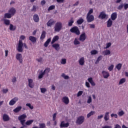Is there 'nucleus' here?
<instances>
[{
  "instance_id": "1",
  "label": "nucleus",
  "mask_w": 128,
  "mask_h": 128,
  "mask_svg": "<svg viewBox=\"0 0 128 128\" xmlns=\"http://www.w3.org/2000/svg\"><path fill=\"white\" fill-rule=\"evenodd\" d=\"M24 46L25 48L28 49V46L26 45V44L23 43L22 40H19L18 42V46L16 48V50L18 52H24Z\"/></svg>"
},
{
  "instance_id": "2",
  "label": "nucleus",
  "mask_w": 128,
  "mask_h": 128,
  "mask_svg": "<svg viewBox=\"0 0 128 128\" xmlns=\"http://www.w3.org/2000/svg\"><path fill=\"white\" fill-rule=\"evenodd\" d=\"M62 28V22H57L54 26V32H60Z\"/></svg>"
},
{
  "instance_id": "3",
  "label": "nucleus",
  "mask_w": 128,
  "mask_h": 128,
  "mask_svg": "<svg viewBox=\"0 0 128 128\" xmlns=\"http://www.w3.org/2000/svg\"><path fill=\"white\" fill-rule=\"evenodd\" d=\"M70 32L72 34H75L76 36H80V29H78V27L76 26H74L70 29Z\"/></svg>"
},
{
  "instance_id": "4",
  "label": "nucleus",
  "mask_w": 128,
  "mask_h": 128,
  "mask_svg": "<svg viewBox=\"0 0 128 128\" xmlns=\"http://www.w3.org/2000/svg\"><path fill=\"white\" fill-rule=\"evenodd\" d=\"M25 118H26V114H22L18 117V120H20L22 126H24V124L26 122Z\"/></svg>"
},
{
  "instance_id": "5",
  "label": "nucleus",
  "mask_w": 128,
  "mask_h": 128,
  "mask_svg": "<svg viewBox=\"0 0 128 128\" xmlns=\"http://www.w3.org/2000/svg\"><path fill=\"white\" fill-rule=\"evenodd\" d=\"M84 122V116H80L76 120V124L79 125L82 124Z\"/></svg>"
},
{
  "instance_id": "6",
  "label": "nucleus",
  "mask_w": 128,
  "mask_h": 128,
  "mask_svg": "<svg viewBox=\"0 0 128 128\" xmlns=\"http://www.w3.org/2000/svg\"><path fill=\"white\" fill-rule=\"evenodd\" d=\"M16 59L17 60L19 61V62L20 64H22V62H24L23 58H22V54L18 53L16 54Z\"/></svg>"
},
{
  "instance_id": "7",
  "label": "nucleus",
  "mask_w": 128,
  "mask_h": 128,
  "mask_svg": "<svg viewBox=\"0 0 128 128\" xmlns=\"http://www.w3.org/2000/svg\"><path fill=\"white\" fill-rule=\"evenodd\" d=\"M86 18L88 22H92L94 20V15H87Z\"/></svg>"
},
{
  "instance_id": "8",
  "label": "nucleus",
  "mask_w": 128,
  "mask_h": 128,
  "mask_svg": "<svg viewBox=\"0 0 128 128\" xmlns=\"http://www.w3.org/2000/svg\"><path fill=\"white\" fill-rule=\"evenodd\" d=\"M18 100V98L15 97L14 98H12L9 102L10 106H14Z\"/></svg>"
},
{
  "instance_id": "9",
  "label": "nucleus",
  "mask_w": 128,
  "mask_h": 128,
  "mask_svg": "<svg viewBox=\"0 0 128 128\" xmlns=\"http://www.w3.org/2000/svg\"><path fill=\"white\" fill-rule=\"evenodd\" d=\"M62 102L65 104H70V99H68V96H64L62 98Z\"/></svg>"
},
{
  "instance_id": "10",
  "label": "nucleus",
  "mask_w": 128,
  "mask_h": 128,
  "mask_svg": "<svg viewBox=\"0 0 128 128\" xmlns=\"http://www.w3.org/2000/svg\"><path fill=\"white\" fill-rule=\"evenodd\" d=\"M86 38V33L84 32L80 35L79 40L80 42H84Z\"/></svg>"
},
{
  "instance_id": "11",
  "label": "nucleus",
  "mask_w": 128,
  "mask_h": 128,
  "mask_svg": "<svg viewBox=\"0 0 128 128\" xmlns=\"http://www.w3.org/2000/svg\"><path fill=\"white\" fill-rule=\"evenodd\" d=\"M102 74L104 78H108V76H110V73L106 71H102Z\"/></svg>"
},
{
  "instance_id": "12",
  "label": "nucleus",
  "mask_w": 128,
  "mask_h": 128,
  "mask_svg": "<svg viewBox=\"0 0 128 128\" xmlns=\"http://www.w3.org/2000/svg\"><path fill=\"white\" fill-rule=\"evenodd\" d=\"M70 126V123H64V121H62L60 124V128H68Z\"/></svg>"
},
{
  "instance_id": "13",
  "label": "nucleus",
  "mask_w": 128,
  "mask_h": 128,
  "mask_svg": "<svg viewBox=\"0 0 128 128\" xmlns=\"http://www.w3.org/2000/svg\"><path fill=\"white\" fill-rule=\"evenodd\" d=\"M56 24V21L52 19H50L48 22L46 23V24L48 26H50L51 27L52 24Z\"/></svg>"
},
{
  "instance_id": "14",
  "label": "nucleus",
  "mask_w": 128,
  "mask_h": 128,
  "mask_svg": "<svg viewBox=\"0 0 128 128\" xmlns=\"http://www.w3.org/2000/svg\"><path fill=\"white\" fill-rule=\"evenodd\" d=\"M16 8H12L8 10L9 14H10L12 16H14V14H16Z\"/></svg>"
},
{
  "instance_id": "15",
  "label": "nucleus",
  "mask_w": 128,
  "mask_h": 128,
  "mask_svg": "<svg viewBox=\"0 0 128 128\" xmlns=\"http://www.w3.org/2000/svg\"><path fill=\"white\" fill-rule=\"evenodd\" d=\"M33 20L34 22H40V17L38 14H34L33 16Z\"/></svg>"
},
{
  "instance_id": "16",
  "label": "nucleus",
  "mask_w": 128,
  "mask_h": 128,
  "mask_svg": "<svg viewBox=\"0 0 128 128\" xmlns=\"http://www.w3.org/2000/svg\"><path fill=\"white\" fill-rule=\"evenodd\" d=\"M29 40H30L32 44H36V38L34 36H30L28 37Z\"/></svg>"
},
{
  "instance_id": "17",
  "label": "nucleus",
  "mask_w": 128,
  "mask_h": 128,
  "mask_svg": "<svg viewBox=\"0 0 128 128\" xmlns=\"http://www.w3.org/2000/svg\"><path fill=\"white\" fill-rule=\"evenodd\" d=\"M4 122H8L10 120V116L7 114H4L2 116Z\"/></svg>"
},
{
  "instance_id": "18",
  "label": "nucleus",
  "mask_w": 128,
  "mask_h": 128,
  "mask_svg": "<svg viewBox=\"0 0 128 128\" xmlns=\"http://www.w3.org/2000/svg\"><path fill=\"white\" fill-rule=\"evenodd\" d=\"M116 18H118V14H116V12H113L111 14V20H116Z\"/></svg>"
},
{
  "instance_id": "19",
  "label": "nucleus",
  "mask_w": 128,
  "mask_h": 128,
  "mask_svg": "<svg viewBox=\"0 0 128 128\" xmlns=\"http://www.w3.org/2000/svg\"><path fill=\"white\" fill-rule=\"evenodd\" d=\"M105 122H108L110 120V112H106L104 116Z\"/></svg>"
},
{
  "instance_id": "20",
  "label": "nucleus",
  "mask_w": 128,
  "mask_h": 128,
  "mask_svg": "<svg viewBox=\"0 0 128 128\" xmlns=\"http://www.w3.org/2000/svg\"><path fill=\"white\" fill-rule=\"evenodd\" d=\"M112 26V20L109 18L107 21V28H110Z\"/></svg>"
},
{
  "instance_id": "21",
  "label": "nucleus",
  "mask_w": 128,
  "mask_h": 128,
  "mask_svg": "<svg viewBox=\"0 0 128 128\" xmlns=\"http://www.w3.org/2000/svg\"><path fill=\"white\" fill-rule=\"evenodd\" d=\"M46 31H42V32L41 36L40 37V40H44V38H46Z\"/></svg>"
},
{
  "instance_id": "22",
  "label": "nucleus",
  "mask_w": 128,
  "mask_h": 128,
  "mask_svg": "<svg viewBox=\"0 0 128 128\" xmlns=\"http://www.w3.org/2000/svg\"><path fill=\"white\" fill-rule=\"evenodd\" d=\"M88 82L90 84L91 86H96V83L94 82V80H92V78H90L88 79Z\"/></svg>"
},
{
  "instance_id": "23",
  "label": "nucleus",
  "mask_w": 128,
  "mask_h": 128,
  "mask_svg": "<svg viewBox=\"0 0 128 128\" xmlns=\"http://www.w3.org/2000/svg\"><path fill=\"white\" fill-rule=\"evenodd\" d=\"M52 48H54L56 50H60V44H54L52 45Z\"/></svg>"
},
{
  "instance_id": "24",
  "label": "nucleus",
  "mask_w": 128,
  "mask_h": 128,
  "mask_svg": "<svg viewBox=\"0 0 128 128\" xmlns=\"http://www.w3.org/2000/svg\"><path fill=\"white\" fill-rule=\"evenodd\" d=\"M22 108L21 106H18L15 109H14L13 110V112L16 114L18 112H20Z\"/></svg>"
},
{
  "instance_id": "25",
  "label": "nucleus",
  "mask_w": 128,
  "mask_h": 128,
  "mask_svg": "<svg viewBox=\"0 0 128 128\" xmlns=\"http://www.w3.org/2000/svg\"><path fill=\"white\" fill-rule=\"evenodd\" d=\"M99 17L102 18V20H104V18H106V14H104V12H102L100 13Z\"/></svg>"
},
{
  "instance_id": "26",
  "label": "nucleus",
  "mask_w": 128,
  "mask_h": 128,
  "mask_svg": "<svg viewBox=\"0 0 128 128\" xmlns=\"http://www.w3.org/2000/svg\"><path fill=\"white\" fill-rule=\"evenodd\" d=\"M28 86L30 88H34V84H32V79H28Z\"/></svg>"
},
{
  "instance_id": "27",
  "label": "nucleus",
  "mask_w": 128,
  "mask_h": 128,
  "mask_svg": "<svg viewBox=\"0 0 128 128\" xmlns=\"http://www.w3.org/2000/svg\"><path fill=\"white\" fill-rule=\"evenodd\" d=\"M79 64L80 66H84V58L82 57L80 59Z\"/></svg>"
},
{
  "instance_id": "28",
  "label": "nucleus",
  "mask_w": 128,
  "mask_h": 128,
  "mask_svg": "<svg viewBox=\"0 0 128 128\" xmlns=\"http://www.w3.org/2000/svg\"><path fill=\"white\" fill-rule=\"evenodd\" d=\"M59 37L58 36H54L52 40L51 44H54L56 40H58Z\"/></svg>"
},
{
  "instance_id": "29",
  "label": "nucleus",
  "mask_w": 128,
  "mask_h": 128,
  "mask_svg": "<svg viewBox=\"0 0 128 128\" xmlns=\"http://www.w3.org/2000/svg\"><path fill=\"white\" fill-rule=\"evenodd\" d=\"M52 40L50 38H48L44 44V46L45 48H48V44H50V42Z\"/></svg>"
},
{
  "instance_id": "30",
  "label": "nucleus",
  "mask_w": 128,
  "mask_h": 128,
  "mask_svg": "<svg viewBox=\"0 0 128 128\" xmlns=\"http://www.w3.org/2000/svg\"><path fill=\"white\" fill-rule=\"evenodd\" d=\"M10 30H12V31H14L15 30H16V26H14L12 24H10Z\"/></svg>"
},
{
  "instance_id": "31",
  "label": "nucleus",
  "mask_w": 128,
  "mask_h": 128,
  "mask_svg": "<svg viewBox=\"0 0 128 128\" xmlns=\"http://www.w3.org/2000/svg\"><path fill=\"white\" fill-rule=\"evenodd\" d=\"M32 122H34V120H28L25 122V124L26 126H30V124H32Z\"/></svg>"
},
{
  "instance_id": "32",
  "label": "nucleus",
  "mask_w": 128,
  "mask_h": 128,
  "mask_svg": "<svg viewBox=\"0 0 128 128\" xmlns=\"http://www.w3.org/2000/svg\"><path fill=\"white\" fill-rule=\"evenodd\" d=\"M4 24H6V26H10V20L8 19H4Z\"/></svg>"
},
{
  "instance_id": "33",
  "label": "nucleus",
  "mask_w": 128,
  "mask_h": 128,
  "mask_svg": "<svg viewBox=\"0 0 128 128\" xmlns=\"http://www.w3.org/2000/svg\"><path fill=\"white\" fill-rule=\"evenodd\" d=\"M12 16L10 13H6L4 15V18H10Z\"/></svg>"
},
{
  "instance_id": "34",
  "label": "nucleus",
  "mask_w": 128,
  "mask_h": 128,
  "mask_svg": "<svg viewBox=\"0 0 128 128\" xmlns=\"http://www.w3.org/2000/svg\"><path fill=\"white\" fill-rule=\"evenodd\" d=\"M122 66V64L119 63L116 66V68H117L118 70H120Z\"/></svg>"
},
{
  "instance_id": "35",
  "label": "nucleus",
  "mask_w": 128,
  "mask_h": 128,
  "mask_svg": "<svg viewBox=\"0 0 128 128\" xmlns=\"http://www.w3.org/2000/svg\"><path fill=\"white\" fill-rule=\"evenodd\" d=\"M84 22V20L82 19V18H80L79 20H78L76 21V22L78 24L80 25V24H82Z\"/></svg>"
},
{
  "instance_id": "36",
  "label": "nucleus",
  "mask_w": 128,
  "mask_h": 128,
  "mask_svg": "<svg viewBox=\"0 0 128 128\" xmlns=\"http://www.w3.org/2000/svg\"><path fill=\"white\" fill-rule=\"evenodd\" d=\"M104 56H109L110 54V51L108 50H104Z\"/></svg>"
},
{
  "instance_id": "37",
  "label": "nucleus",
  "mask_w": 128,
  "mask_h": 128,
  "mask_svg": "<svg viewBox=\"0 0 128 128\" xmlns=\"http://www.w3.org/2000/svg\"><path fill=\"white\" fill-rule=\"evenodd\" d=\"M74 22V19L72 18L70 20L68 21V26H72V24Z\"/></svg>"
},
{
  "instance_id": "38",
  "label": "nucleus",
  "mask_w": 128,
  "mask_h": 128,
  "mask_svg": "<svg viewBox=\"0 0 128 128\" xmlns=\"http://www.w3.org/2000/svg\"><path fill=\"white\" fill-rule=\"evenodd\" d=\"M54 8H56V6L52 5L48 7V10L50 12V10H54Z\"/></svg>"
},
{
  "instance_id": "39",
  "label": "nucleus",
  "mask_w": 128,
  "mask_h": 128,
  "mask_svg": "<svg viewBox=\"0 0 128 128\" xmlns=\"http://www.w3.org/2000/svg\"><path fill=\"white\" fill-rule=\"evenodd\" d=\"M95 112L94 111H91L90 113H88L87 114V118H88L90 116H94V114Z\"/></svg>"
},
{
  "instance_id": "40",
  "label": "nucleus",
  "mask_w": 128,
  "mask_h": 128,
  "mask_svg": "<svg viewBox=\"0 0 128 128\" xmlns=\"http://www.w3.org/2000/svg\"><path fill=\"white\" fill-rule=\"evenodd\" d=\"M102 56H100L97 60L96 62V64H98L100 62V61L102 60Z\"/></svg>"
},
{
  "instance_id": "41",
  "label": "nucleus",
  "mask_w": 128,
  "mask_h": 128,
  "mask_svg": "<svg viewBox=\"0 0 128 128\" xmlns=\"http://www.w3.org/2000/svg\"><path fill=\"white\" fill-rule=\"evenodd\" d=\"M62 76L64 78V80H68V78H70V77L68 76H66L64 74H62Z\"/></svg>"
},
{
  "instance_id": "42",
  "label": "nucleus",
  "mask_w": 128,
  "mask_h": 128,
  "mask_svg": "<svg viewBox=\"0 0 128 128\" xmlns=\"http://www.w3.org/2000/svg\"><path fill=\"white\" fill-rule=\"evenodd\" d=\"M26 106H28L30 110H34V106H32V104L30 103L26 104Z\"/></svg>"
},
{
  "instance_id": "43",
  "label": "nucleus",
  "mask_w": 128,
  "mask_h": 128,
  "mask_svg": "<svg viewBox=\"0 0 128 128\" xmlns=\"http://www.w3.org/2000/svg\"><path fill=\"white\" fill-rule=\"evenodd\" d=\"M50 70V68H46L44 70L43 72L44 73L46 74H48Z\"/></svg>"
},
{
  "instance_id": "44",
  "label": "nucleus",
  "mask_w": 128,
  "mask_h": 128,
  "mask_svg": "<svg viewBox=\"0 0 128 128\" xmlns=\"http://www.w3.org/2000/svg\"><path fill=\"white\" fill-rule=\"evenodd\" d=\"M124 82H126V78H122L119 82V84H122Z\"/></svg>"
},
{
  "instance_id": "45",
  "label": "nucleus",
  "mask_w": 128,
  "mask_h": 128,
  "mask_svg": "<svg viewBox=\"0 0 128 128\" xmlns=\"http://www.w3.org/2000/svg\"><path fill=\"white\" fill-rule=\"evenodd\" d=\"M124 110H121L120 112H119L118 113V116H124Z\"/></svg>"
},
{
  "instance_id": "46",
  "label": "nucleus",
  "mask_w": 128,
  "mask_h": 128,
  "mask_svg": "<svg viewBox=\"0 0 128 128\" xmlns=\"http://www.w3.org/2000/svg\"><path fill=\"white\" fill-rule=\"evenodd\" d=\"M91 54H98V52L96 50H92L90 52Z\"/></svg>"
},
{
  "instance_id": "47",
  "label": "nucleus",
  "mask_w": 128,
  "mask_h": 128,
  "mask_svg": "<svg viewBox=\"0 0 128 128\" xmlns=\"http://www.w3.org/2000/svg\"><path fill=\"white\" fill-rule=\"evenodd\" d=\"M44 72H42L40 74L39 76H38V78L40 79V78H42L44 77Z\"/></svg>"
},
{
  "instance_id": "48",
  "label": "nucleus",
  "mask_w": 128,
  "mask_h": 128,
  "mask_svg": "<svg viewBox=\"0 0 128 128\" xmlns=\"http://www.w3.org/2000/svg\"><path fill=\"white\" fill-rule=\"evenodd\" d=\"M114 64H111L108 68V70H110V72H112V70H114Z\"/></svg>"
},
{
  "instance_id": "49",
  "label": "nucleus",
  "mask_w": 128,
  "mask_h": 128,
  "mask_svg": "<svg viewBox=\"0 0 128 128\" xmlns=\"http://www.w3.org/2000/svg\"><path fill=\"white\" fill-rule=\"evenodd\" d=\"M61 64H66V59L63 58L61 60Z\"/></svg>"
},
{
  "instance_id": "50",
  "label": "nucleus",
  "mask_w": 128,
  "mask_h": 128,
  "mask_svg": "<svg viewBox=\"0 0 128 128\" xmlns=\"http://www.w3.org/2000/svg\"><path fill=\"white\" fill-rule=\"evenodd\" d=\"M39 126V128H46V124H44V123L40 124Z\"/></svg>"
},
{
  "instance_id": "51",
  "label": "nucleus",
  "mask_w": 128,
  "mask_h": 128,
  "mask_svg": "<svg viewBox=\"0 0 128 128\" xmlns=\"http://www.w3.org/2000/svg\"><path fill=\"white\" fill-rule=\"evenodd\" d=\"M122 8H124V4H120L118 8V10H121L122 9Z\"/></svg>"
},
{
  "instance_id": "52",
  "label": "nucleus",
  "mask_w": 128,
  "mask_h": 128,
  "mask_svg": "<svg viewBox=\"0 0 128 128\" xmlns=\"http://www.w3.org/2000/svg\"><path fill=\"white\" fill-rule=\"evenodd\" d=\"M92 96H89L88 97V100H87V104H90V102H92Z\"/></svg>"
},
{
  "instance_id": "53",
  "label": "nucleus",
  "mask_w": 128,
  "mask_h": 128,
  "mask_svg": "<svg viewBox=\"0 0 128 128\" xmlns=\"http://www.w3.org/2000/svg\"><path fill=\"white\" fill-rule=\"evenodd\" d=\"M20 40H26V36L24 35H21L20 38Z\"/></svg>"
},
{
  "instance_id": "54",
  "label": "nucleus",
  "mask_w": 128,
  "mask_h": 128,
  "mask_svg": "<svg viewBox=\"0 0 128 128\" xmlns=\"http://www.w3.org/2000/svg\"><path fill=\"white\" fill-rule=\"evenodd\" d=\"M80 41L78 40L76 38L74 40V44H80Z\"/></svg>"
},
{
  "instance_id": "55",
  "label": "nucleus",
  "mask_w": 128,
  "mask_h": 128,
  "mask_svg": "<svg viewBox=\"0 0 128 128\" xmlns=\"http://www.w3.org/2000/svg\"><path fill=\"white\" fill-rule=\"evenodd\" d=\"M92 12H94V10L92 9H90L88 12L87 16H91L90 14H92Z\"/></svg>"
},
{
  "instance_id": "56",
  "label": "nucleus",
  "mask_w": 128,
  "mask_h": 128,
  "mask_svg": "<svg viewBox=\"0 0 128 128\" xmlns=\"http://www.w3.org/2000/svg\"><path fill=\"white\" fill-rule=\"evenodd\" d=\"M40 90L42 94H44L46 92V88H41Z\"/></svg>"
},
{
  "instance_id": "57",
  "label": "nucleus",
  "mask_w": 128,
  "mask_h": 128,
  "mask_svg": "<svg viewBox=\"0 0 128 128\" xmlns=\"http://www.w3.org/2000/svg\"><path fill=\"white\" fill-rule=\"evenodd\" d=\"M84 93V92L82 91H79L78 92V93L77 94V96H82V94Z\"/></svg>"
},
{
  "instance_id": "58",
  "label": "nucleus",
  "mask_w": 128,
  "mask_h": 128,
  "mask_svg": "<svg viewBox=\"0 0 128 128\" xmlns=\"http://www.w3.org/2000/svg\"><path fill=\"white\" fill-rule=\"evenodd\" d=\"M36 6H34L32 9H31V12H36Z\"/></svg>"
},
{
  "instance_id": "59",
  "label": "nucleus",
  "mask_w": 128,
  "mask_h": 128,
  "mask_svg": "<svg viewBox=\"0 0 128 128\" xmlns=\"http://www.w3.org/2000/svg\"><path fill=\"white\" fill-rule=\"evenodd\" d=\"M110 46H112V43L108 42L106 44V47L104 48H110Z\"/></svg>"
},
{
  "instance_id": "60",
  "label": "nucleus",
  "mask_w": 128,
  "mask_h": 128,
  "mask_svg": "<svg viewBox=\"0 0 128 128\" xmlns=\"http://www.w3.org/2000/svg\"><path fill=\"white\" fill-rule=\"evenodd\" d=\"M124 9L125 10H128V4H124Z\"/></svg>"
},
{
  "instance_id": "61",
  "label": "nucleus",
  "mask_w": 128,
  "mask_h": 128,
  "mask_svg": "<svg viewBox=\"0 0 128 128\" xmlns=\"http://www.w3.org/2000/svg\"><path fill=\"white\" fill-rule=\"evenodd\" d=\"M110 116L111 118H114V116L115 118H118V114H111Z\"/></svg>"
},
{
  "instance_id": "62",
  "label": "nucleus",
  "mask_w": 128,
  "mask_h": 128,
  "mask_svg": "<svg viewBox=\"0 0 128 128\" xmlns=\"http://www.w3.org/2000/svg\"><path fill=\"white\" fill-rule=\"evenodd\" d=\"M90 28H96V26L94 24H90Z\"/></svg>"
},
{
  "instance_id": "63",
  "label": "nucleus",
  "mask_w": 128,
  "mask_h": 128,
  "mask_svg": "<svg viewBox=\"0 0 128 128\" xmlns=\"http://www.w3.org/2000/svg\"><path fill=\"white\" fill-rule=\"evenodd\" d=\"M56 113H54L53 114V121L54 122L56 120Z\"/></svg>"
},
{
  "instance_id": "64",
  "label": "nucleus",
  "mask_w": 128,
  "mask_h": 128,
  "mask_svg": "<svg viewBox=\"0 0 128 128\" xmlns=\"http://www.w3.org/2000/svg\"><path fill=\"white\" fill-rule=\"evenodd\" d=\"M8 92V88L2 90V92L4 94H6V92Z\"/></svg>"
}]
</instances>
